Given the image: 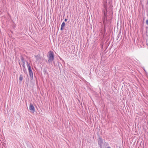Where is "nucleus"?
Here are the masks:
<instances>
[{"mask_svg": "<svg viewBox=\"0 0 148 148\" xmlns=\"http://www.w3.org/2000/svg\"><path fill=\"white\" fill-rule=\"evenodd\" d=\"M107 12H105V11H103L104 13V16L103 18V20H106V22H107L108 21H109V20H108L107 18Z\"/></svg>", "mask_w": 148, "mask_h": 148, "instance_id": "obj_4", "label": "nucleus"}, {"mask_svg": "<svg viewBox=\"0 0 148 148\" xmlns=\"http://www.w3.org/2000/svg\"><path fill=\"white\" fill-rule=\"evenodd\" d=\"M146 23L148 25V20H147L146 21Z\"/></svg>", "mask_w": 148, "mask_h": 148, "instance_id": "obj_11", "label": "nucleus"}, {"mask_svg": "<svg viewBox=\"0 0 148 148\" xmlns=\"http://www.w3.org/2000/svg\"><path fill=\"white\" fill-rule=\"evenodd\" d=\"M19 64L20 65V67H21V64H20V62H19Z\"/></svg>", "mask_w": 148, "mask_h": 148, "instance_id": "obj_15", "label": "nucleus"}, {"mask_svg": "<svg viewBox=\"0 0 148 148\" xmlns=\"http://www.w3.org/2000/svg\"><path fill=\"white\" fill-rule=\"evenodd\" d=\"M29 110L32 112H34L35 111V108L33 104L31 103L29 105Z\"/></svg>", "mask_w": 148, "mask_h": 148, "instance_id": "obj_3", "label": "nucleus"}, {"mask_svg": "<svg viewBox=\"0 0 148 148\" xmlns=\"http://www.w3.org/2000/svg\"><path fill=\"white\" fill-rule=\"evenodd\" d=\"M104 6L105 9L106 10V12H107V7L106 4H104Z\"/></svg>", "mask_w": 148, "mask_h": 148, "instance_id": "obj_10", "label": "nucleus"}, {"mask_svg": "<svg viewBox=\"0 0 148 148\" xmlns=\"http://www.w3.org/2000/svg\"><path fill=\"white\" fill-rule=\"evenodd\" d=\"M65 23L64 22H63L61 25V28L60 29L61 30H62L64 29V27L65 26Z\"/></svg>", "mask_w": 148, "mask_h": 148, "instance_id": "obj_7", "label": "nucleus"}, {"mask_svg": "<svg viewBox=\"0 0 148 148\" xmlns=\"http://www.w3.org/2000/svg\"><path fill=\"white\" fill-rule=\"evenodd\" d=\"M106 148H111V147H108Z\"/></svg>", "mask_w": 148, "mask_h": 148, "instance_id": "obj_14", "label": "nucleus"}, {"mask_svg": "<svg viewBox=\"0 0 148 148\" xmlns=\"http://www.w3.org/2000/svg\"><path fill=\"white\" fill-rule=\"evenodd\" d=\"M26 62L27 63V66L29 70V75H30L31 79H32L33 77V73L32 71V70L31 66L30 65L29 63L27 61H26Z\"/></svg>", "mask_w": 148, "mask_h": 148, "instance_id": "obj_2", "label": "nucleus"}, {"mask_svg": "<svg viewBox=\"0 0 148 148\" xmlns=\"http://www.w3.org/2000/svg\"><path fill=\"white\" fill-rule=\"evenodd\" d=\"M67 19H65V20H64V21H65V22H66V21H67Z\"/></svg>", "mask_w": 148, "mask_h": 148, "instance_id": "obj_13", "label": "nucleus"}, {"mask_svg": "<svg viewBox=\"0 0 148 148\" xmlns=\"http://www.w3.org/2000/svg\"><path fill=\"white\" fill-rule=\"evenodd\" d=\"M21 60L22 62L23 63V67L25 69V61L24 60V58L23 57H21Z\"/></svg>", "mask_w": 148, "mask_h": 148, "instance_id": "obj_6", "label": "nucleus"}, {"mask_svg": "<svg viewBox=\"0 0 148 148\" xmlns=\"http://www.w3.org/2000/svg\"><path fill=\"white\" fill-rule=\"evenodd\" d=\"M98 144L100 145L101 148H102V146L103 143V141L101 138H100L98 139Z\"/></svg>", "mask_w": 148, "mask_h": 148, "instance_id": "obj_5", "label": "nucleus"}, {"mask_svg": "<svg viewBox=\"0 0 148 148\" xmlns=\"http://www.w3.org/2000/svg\"><path fill=\"white\" fill-rule=\"evenodd\" d=\"M23 77L22 75H21L19 77V80L21 81H22L23 80Z\"/></svg>", "mask_w": 148, "mask_h": 148, "instance_id": "obj_9", "label": "nucleus"}, {"mask_svg": "<svg viewBox=\"0 0 148 148\" xmlns=\"http://www.w3.org/2000/svg\"><path fill=\"white\" fill-rule=\"evenodd\" d=\"M108 21L107 22H106V20L103 21V23L104 27L106 26H107V24L108 23Z\"/></svg>", "mask_w": 148, "mask_h": 148, "instance_id": "obj_8", "label": "nucleus"}, {"mask_svg": "<svg viewBox=\"0 0 148 148\" xmlns=\"http://www.w3.org/2000/svg\"><path fill=\"white\" fill-rule=\"evenodd\" d=\"M23 71H24V72H25V70H26V69H25L24 68H23Z\"/></svg>", "mask_w": 148, "mask_h": 148, "instance_id": "obj_12", "label": "nucleus"}, {"mask_svg": "<svg viewBox=\"0 0 148 148\" xmlns=\"http://www.w3.org/2000/svg\"><path fill=\"white\" fill-rule=\"evenodd\" d=\"M49 56L48 57V62L49 63H51L54 59V54L53 52L51 51L49 52Z\"/></svg>", "mask_w": 148, "mask_h": 148, "instance_id": "obj_1", "label": "nucleus"}]
</instances>
